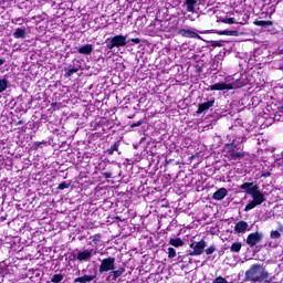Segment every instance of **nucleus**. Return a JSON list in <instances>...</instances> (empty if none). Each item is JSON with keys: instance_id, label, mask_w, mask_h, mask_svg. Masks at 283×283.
I'll use <instances>...</instances> for the list:
<instances>
[{"instance_id": "2", "label": "nucleus", "mask_w": 283, "mask_h": 283, "mask_svg": "<svg viewBox=\"0 0 283 283\" xmlns=\"http://www.w3.org/2000/svg\"><path fill=\"white\" fill-rule=\"evenodd\" d=\"M244 282L271 283L272 279L269 274V270L264 265L254 263L245 271Z\"/></svg>"}, {"instance_id": "19", "label": "nucleus", "mask_w": 283, "mask_h": 283, "mask_svg": "<svg viewBox=\"0 0 283 283\" xmlns=\"http://www.w3.org/2000/svg\"><path fill=\"white\" fill-rule=\"evenodd\" d=\"M254 25H258L259 28H269L273 25V21L271 20H255L253 22Z\"/></svg>"}, {"instance_id": "12", "label": "nucleus", "mask_w": 283, "mask_h": 283, "mask_svg": "<svg viewBox=\"0 0 283 283\" xmlns=\"http://www.w3.org/2000/svg\"><path fill=\"white\" fill-rule=\"evenodd\" d=\"M229 196V190L227 188H220L212 195V200H224Z\"/></svg>"}, {"instance_id": "18", "label": "nucleus", "mask_w": 283, "mask_h": 283, "mask_svg": "<svg viewBox=\"0 0 283 283\" xmlns=\"http://www.w3.org/2000/svg\"><path fill=\"white\" fill-rule=\"evenodd\" d=\"M93 51L94 46L92 44H85L77 50L78 54H92Z\"/></svg>"}, {"instance_id": "10", "label": "nucleus", "mask_w": 283, "mask_h": 283, "mask_svg": "<svg viewBox=\"0 0 283 283\" xmlns=\"http://www.w3.org/2000/svg\"><path fill=\"white\" fill-rule=\"evenodd\" d=\"M94 249H86L83 251H80L77 253L76 260H78V262H87L88 260L92 259V253H93Z\"/></svg>"}, {"instance_id": "5", "label": "nucleus", "mask_w": 283, "mask_h": 283, "mask_svg": "<svg viewBox=\"0 0 283 283\" xmlns=\"http://www.w3.org/2000/svg\"><path fill=\"white\" fill-rule=\"evenodd\" d=\"M190 249H192V250L188 251V255H190L192 258L202 255V253H205V249H207V241H205V239H201L198 242L192 240L190 243Z\"/></svg>"}, {"instance_id": "46", "label": "nucleus", "mask_w": 283, "mask_h": 283, "mask_svg": "<svg viewBox=\"0 0 283 283\" xmlns=\"http://www.w3.org/2000/svg\"><path fill=\"white\" fill-rule=\"evenodd\" d=\"M56 102H53L52 104H51V107H56Z\"/></svg>"}, {"instance_id": "45", "label": "nucleus", "mask_w": 283, "mask_h": 283, "mask_svg": "<svg viewBox=\"0 0 283 283\" xmlns=\"http://www.w3.org/2000/svg\"><path fill=\"white\" fill-rule=\"evenodd\" d=\"M86 229H92V223L86 222Z\"/></svg>"}, {"instance_id": "16", "label": "nucleus", "mask_w": 283, "mask_h": 283, "mask_svg": "<svg viewBox=\"0 0 283 283\" xmlns=\"http://www.w3.org/2000/svg\"><path fill=\"white\" fill-rule=\"evenodd\" d=\"M93 280H96V275H83V276H80V277H76L74 280L75 283H87V282H93Z\"/></svg>"}, {"instance_id": "42", "label": "nucleus", "mask_w": 283, "mask_h": 283, "mask_svg": "<svg viewBox=\"0 0 283 283\" xmlns=\"http://www.w3.org/2000/svg\"><path fill=\"white\" fill-rule=\"evenodd\" d=\"M102 176L104 178H112V172H103Z\"/></svg>"}, {"instance_id": "15", "label": "nucleus", "mask_w": 283, "mask_h": 283, "mask_svg": "<svg viewBox=\"0 0 283 283\" xmlns=\"http://www.w3.org/2000/svg\"><path fill=\"white\" fill-rule=\"evenodd\" d=\"M123 273H125V268H119L118 270H111L109 277L112 282H116V280H118V277H120Z\"/></svg>"}, {"instance_id": "32", "label": "nucleus", "mask_w": 283, "mask_h": 283, "mask_svg": "<svg viewBox=\"0 0 283 283\" xmlns=\"http://www.w3.org/2000/svg\"><path fill=\"white\" fill-rule=\"evenodd\" d=\"M57 189H60V191H63L64 189H70V184L67 181H62L59 186Z\"/></svg>"}, {"instance_id": "31", "label": "nucleus", "mask_w": 283, "mask_h": 283, "mask_svg": "<svg viewBox=\"0 0 283 283\" xmlns=\"http://www.w3.org/2000/svg\"><path fill=\"white\" fill-rule=\"evenodd\" d=\"M203 251H205L206 255H213V253H216V245H210L209 248H207Z\"/></svg>"}, {"instance_id": "3", "label": "nucleus", "mask_w": 283, "mask_h": 283, "mask_svg": "<svg viewBox=\"0 0 283 283\" xmlns=\"http://www.w3.org/2000/svg\"><path fill=\"white\" fill-rule=\"evenodd\" d=\"M227 153L229 154V160H242L244 156H247V153L240 150V147H238V142L233 139L231 143L226 144Z\"/></svg>"}, {"instance_id": "48", "label": "nucleus", "mask_w": 283, "mask_h": 283, "mask_svg": "<svg viewBox=\"0 0 283 283\" xmlns=\"http://www.w3.org/2000/svg\"><path fill=\"white\" fill-rule=\"evenodd\" d=\"M281 160H282V163H283V150H282V153H281Z\"/></svg>"}, {"instance_id": "47", "label": "nucleus", "mask_w": 283, "mask_h": 283, "mask_svg": "<svg viewBox=\"0 0 283 283\" xmlns=\"http://www.w3.org/2000/svg\"><path fill=\"white\" fill-rule=\"evenodd\" d=\"M15 21L19 22V21H23L22 18H15Z\"/></svg>"}, {"instance_id": "6", "label": "nucleus", "mask_w": 283, "mask_h": 283, "mask_svg": "<svg viewBox=\"0 0 283 283\" xmlns=\"http://www.w3.org/2000/svg\"><path fill=\"white\" fill-rule=\"evenodd\" d=\"M116 269V258L108 256L102 260L99 265V273H111Z\"/></svg>"}, {"instance_id": "1", "label": "nucleus", "mask_w": 283, "mask_h": 283, "mask_svg": "<svg viewBox=\"0 0 283 283\" xmlns=\"http://www.w3.org/2000/svg\"><path fill=\"white\" fill-rule=\"evenodd\" d=\"M242 191H245L248 196H251L252 201H250L244 211H251V209H255V207H260L263 202H266V197H264V192L260 191V186L255 182H243L240 186Z\"/></svg>"}, {"instance_id": "8", "label": "nucleus", "mask_w": 283, "mask_h": 283, "mask_svg": "<svg viewBox=\"0 0 283 283\" xmlns=\"http://www.w3.org/2000/svg\"><path fill=\"white\" fill-rule=\"evenodd\" d=\"M213 105H216V98H211L208 102L200 103V104H198V109H197L196 114H198V115L205 114V112H208V109H211V107H213Z\"/></svg>"}, {"instance_id": "34", "label": "nucleus", "mask_w": 283, "mask_h": 283, "mask_svg": "<svg viewBox=\"0 0 283 283\" xmlns=\"http://www.w3.org/2000/svg\"><path fill=\"white\" fill-rule=\"evenodd\" d=\"M168 258L169 260H172V258H176V249L168 248Z\"/></svg>"}, {"instance_id": "33", "label": "nucleus", "mask_w": 283, "mask_h": 283, "mask_svg": "<svg viewBox=\"0 0 283 283\" xmlns=\"http://www.w3.org/2000/svg\"><path fill=\"white\" fill-rule=\"evenodd\" d=\"M91 239L93 244L98 245V242H101V234H94Z\"/></svg>"}, {"instance_id": "4", "label": "nucleus", "mask_w": 283, "mask_h": 283, "mask_svg": "<svg viewBox=\"0 0 283 283\" xmlns=\"http://www.w3.org/2000/svg\"><path fill=\"white\" fill-rule=\"evenodd\" d=\"M125 45H127V35L118 34L106 39L107 50H114V48H125Z\"/></svg>"}, {"instance_id": "36", "label": "nucleus", "mask_w": 283, "mask_h": 283, "mask_svg": "<svg viewBox=\"0 0 283 283\" xmlns=\"http://www.w3.org/2000/svg\"><path fill=\"white\" fill-rule=\"evenodd\" d=\"M193 67H195L196 74H202V72H203L202 65L196 64Z\"/></svg>"}, {"instance_id": "23", "label": "nucleus", "mask_w": 283, "mask_h": 283, "mask_svg": "<svg viewBox=\"0 0 283 283\" xmlns=\"http://www.w3.org/2000/svg\"><path fill=\"white\" fill-rule=\"evenodd\" d=\"M14 39H25V29L17 28L13 32Z\"/></svg>"}, {"instance_id": "7", "label": "nucleus", "mask_w": 283, "mask_h": 283, "mask_svg": "<svg viewBox=\"0 0 283 283\" xmlns=\"http://www.w3.org/2000/svg\"><path fill=\"white\" fill-rule=\"evenodd\" d=\"M263 238H264V235H262V233L252 232L248 235L245 242H247L248 247H250V249H253V247H255L256 244H260V242H262Z\"/></svg>"}, {"instance_id": "30", "label": "nucleus", "mask_w": 283, "mask_h": 283, "mask_svg": "<svg viewBox=\"0 0 283 283\" xmlns=\"http://www.w3.org/2000/svg\"><path fill=\"white\" fill-rule=\"evenodd\" d=\"M220 21H221V23H227L228 25H233V23H235V18H223Z\"/></svg>"}, {"instance_id": "22", "label": "nucleus", "mask_w": 283, "mask_h": 283, "mask_svg": "<svg viewBox=\"0 0 283 283\" xmlns=\"http://www.w3.org/2000/svg\"><path fill=\"white\" fill-rule=\"evenodd\" d=\"M169 244L176 249H179V247H185V241H182L180 238H175L170 239Z\"/></svg>"}, {"instance_id": "14", "label": "nucleus", "mask_w": 283, "mask_h": 283, "mask_svg": "<svg viewBox=\"0 0 283 283\" xmlns=\"http://www.w3.org/2000/svg\"><path fill=\"white\" fill-rule=\"evenodd\" d=\"M249 229V223L247 221H238L234 226L235 233H244Z\"/></svg>"}, {"instance_id": "28", "label": "nucleus", "mask_w": 283, "mask_h": 283, "mask_svg": "<svg viewBox=\"0 0 283 283\" xmlns=\"http://www.w3.org/2000/svg\"><path fill=\"white\" fill-rule=\"evenodd\" d=\"M6 90H8V80L2 78V80H0V94L2 92H6Z\"/></svg>"}, {"instance_id": "49", "label": "nucleus", "mask_w": 283, "mask_h": 283, "mask_svg": "<svg viewBox=\"0 0 283 283\" xmlns=\"http://www.w3.org/2000/svg\"><path fill=\"white\" fill-rule=\"evenodd\" d=\"M23 124V122H18V125H22Z\"/></svg>"}, {"instance_id": "39", "label": "nucleus", "mask_w": 283, "mask_h": 283, "mask_svg": "<svg viewBox=\"0 0 283 283\" xmlns=\"http://www.w3.org/2000/svg\"><path fill=\"white\" fill-rule=\"evenodd\" d=\"M140 39L139 38H132L128 41H126L127 43H135L136 45H138V43H140Z\"/></svg>"}, {"instance_id": "9", "label": "nucleus", "mask_w": 283, "mask_h": 283, "mask_svg": "<svg viewBox=\"0 0 283 283\" xmlns=\"http://www.w3.org/2000/svg\"><path fill=\"white\" fill-rule=\"evenodd\" d=\"M228 85L232 86L230 90H240L242 87H247L248 85L247 77L241 75L239 78L233 80L232 83H229Z\"/></svg>"}, {"instance_id": "13", "label": "nucleus", "mask_w": 283, "mask_h": 283, "mask_svg": "<svg viewBox=\"0 0 283 283\" xmlns=\"http://www.w3.org/2000/svg\"><path fill=\"white\" fill-rule=\"evenodd\" d=\"M231 87L232 86L227 83H216L210 85L209 90H211V92H224V90H231Z\"/></svg>"}, {"instance_id": "35", "label": "nucleus", "mask_w": 283, "mask_h": 283, "mask_svg": "<svg viewBox=\"0 0 283 283\" xmlns=\"http://www.w3.org/2000/svg\"><path fill=\"white\" fill-rule=\"evenodd\" d=\"M212 283H229L223 276H217Z\"/></svg>"}, {"instance_id": "21", "label": "nucleus", "mask_w": 283, "mask_h": 283, "mask_svg": "<svg viewBox=\"0 0 283 283\" xmlns=\"http://www.w3.org/2000/svg\"><path fill=\"white\" fill-rule=\"evenodd\" d=\"M120 147V140L115 142L107 150L108 156H114V151H118Z\"/></svg>"}, {"instance_id": "37", "label": "nucleus", "mask_w": 283, "mask_h": 283, "mask_svg": "<svg viewBox=\"0 0 283 283\" xmlns=\"http://www.w3.org/2000/svg\"><path fill=\"white\" fill-rule=\"evenodd\" d=\"M76 258H77L76 253L70 252L67 260H69V262H74V260H76Z\"/></svg>"}, {"instance_id": "41", "label": "nucleus", "mask_w": 283, "mask_h": 283, "mask_svg": "<svg viewBox=\"0 0 283 283\" xmlns=\"http://www.w3.org/2000/svg\"><path fill=\"white\" fill-rule=\"evenodd\" d=\"M261 178H271V171H262Z\"/></svg>"}, {"instance_id": "29", "label": "nucleus", "mask_w": 283, "mask_h": 283, "mask_svg": "<svg viewBox=\"0 0 283 283\" xmlns=\"http://www.w3.org/2000/svg\"><path fill=\"white\" fill-rule=\"evenodd\" d=\"M76 72H78V67L73 66L72 69H70V70L64 74V76H65L66 78H70L72 75L76 74Z\"/></svg>"}, {"instance_id": "27", "label": "nucleus", "mask_w": 283, "mask_h": 283, "mask_svg": "<svg viewBox=\"0 0 283 283\" xmlns=\"http://www.w3.org/2000/svg\"><path fill=\"white\" fill-rule=\"evenodd\" d=\"M270 238L271 240H280V238H282V233H280L277 230H272L270 232Z\"/></svg>"}, {"instance_id": "26", "label": "nucleus", "mask_w": 283, "mask_h": 283, "mask_svg": "<svg viewBox=\"0 0 283 283\" xmlns=\"http://www.w3.org/2000/svg\"><path fill=\"white\" fill-rule=\"evenodd\" d=\"M65 275L63 274H54L53 277L51 279L52 283H62L64 280Z\"/></svg>"}, {"instance_id": "20", "label": "nucleus", "mask_w": 283, "mask_h": 283, "mask_svg": "<svg viewBox=\"0 0 283 283\" xmlns=\"http://www.w3.org/2000/svg\"><path fill=\"white\" fill-rule=\"evenodd\" d=\"M198 0H186L187 12H196Z\"/></svg>"}, {"instance_id": "43", "label": "nucleus", "mask_w": 283, "mask_h": 283, "mask_svg": "<svg viewBox=\"0 0 283 283\" xmlns=\"http://www.w3.org/2000/svg\"><path fill=\"white\" fill-rule=\"evenodd\" d=\"M41 145H43V143H41V142H35V143H34L35 149H39V147H41Z\"/></svg>"}, {"instance_id": "38", "label": "nucleus", "mask_w": 283, "mask_h": 283, "mask_svg": "<svg viewBox=\"0 0 283 283\" xmlns=\"http://www.w3.org/2000/svg\"><path fill=\"white\" fill-rule=\"evenodd\" d=\"M140 125H143V120H138L136 123L128 124L130 129H134V127H140Z\"/></svg>"}, {"instance_id": "17", "label": "nucleus", "mask_w": 283, "mask_h": 283, "mask_svg": "<svg viewBox=\"0 0 283 283\" xmlns=\"http://www.w3.org/2000/svg\"><path fill=\"white\" fill-rule=\"evenodd\" d=\"M217 34L219 36H240V31L238 30H224V31H218Z\"/></svg>"}, {"instance_id": "11", "label": "nucleus", "mask_w": 283, "mask_h": 283, "mask_svg": "<svg viewBox=\"0 0 283 283\" xmlns=\"http://www.w3.org/2000/svg\"><path fill=\"white\" fill-rule=\"evenodd\" d=\"M177 33L186 39H202L197 32L189 29H180Z\"/></svg>"}, {"instance_id": "25", "label": "nucleus", "mask_w": 283, "mask_h": 283, "mask_svg": "<svg viewBox=\"0 0 283 283\" xmlns=\"http://www.w3.org/2000/svg\"><path fill=\"white\" fill-rule=\"evenodd\" d=\"M274 120L283 122V106H279L274 114Z\"/></svg>"}, {"instance_id": "44", "label": "nucleus", "mask_w": 283, "mask_h": 283, "mask_svg": "<svg viewBox=\"0 0 283 283\" xmlns=\"http://www.w3.org/2000/svg\"><path fill=\"white\" fill-rule=\"evenodd\" d=\"M6 63V60L4 59H0V67L1 65H3Z\"/></svg>"}, {"instance_id": "24", "label": "nucleus", "mask_w": 283, "mask_h": 283, "mask_svg": "<svg viewBox=\"0 0 283 283\" xmlns=\"http://www.w3.org/2000/svg\"><path fill=\"white\" fill-rule=\"evenodd\" d=\"M242 251V243L240 242H234L230 247V252L231 253H240Z\"/></svg>"}, {"instance_id": "40", "label": "nucleus", "mask_w": 283, "mask_h": 283, "mask_svg": "<svg viewBox=\"0 0 283 283\" xmlns=\"http://www.w3.org/2000/svg\"><path fill=\"white\" fill-rule=\"evenodd\" d=\"M211 45H212V48H222V42H220V41H212Z\"/></svg>"}, {"instance_id": "50", "label": "nucleus", "mask_w": 283, "mask_h": 283, "mask_svg": "<svg viewBox=\"0 0 283 283\" xmlns=\"http://www.w3.org/2000/svg\"><path fill=\"white\" fill-rule=\"evenodd\" d=\"M1 220H2V222H3V220H6V217H1Z\"/></svg>"}]
</instances>
